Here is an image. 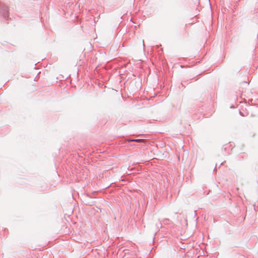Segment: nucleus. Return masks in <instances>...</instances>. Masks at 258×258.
<instances>
[{"label":"nucleus","instance_id":"f257e3e1","mask_svg":"<svg viewBox=\"0 0 258 258\" xmlns=\"http://www.w3.org/2000/svg\"><path fill=\"white\" fill-rule=\"evenodd\" d=\"M130 141H131V142H138V143H141V142H145V140H143V139H133V140H130Z\"/></svg>","mask_w":258,"mask_h":258},{"label":"nucleus","instance_id":"f03ea898","mask_svg":"<svg viewBox=\"0 0 258 258\" xmlns=\"http://www.w3.org/2000/svg\"><path fill=\"white\" fill-rule=\"evenodd\" d=\"M153 120L162 121L163 119L159 116H153L151 117Z\"/></svg>","mask_w":258,"mask_h":258}]
</instances>
